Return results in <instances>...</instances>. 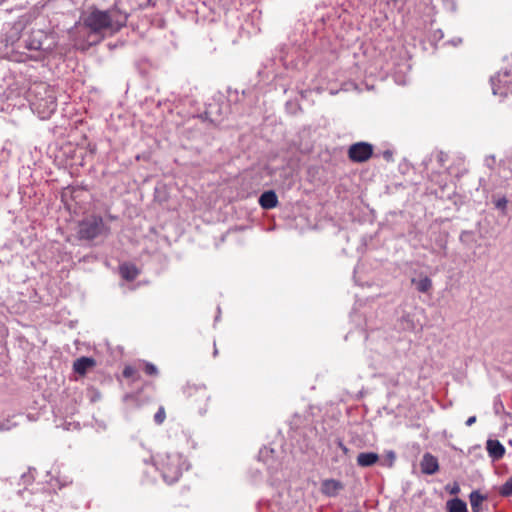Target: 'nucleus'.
Here are the masks:
<instances>
[{
    "mask_svg": "<svg viewBox=\"0 0 512 512\" xmlns=\"http://www.w3.org/2000/svg\"><path fill=\"white\" fill-rule=\"evenodd\" d=\"M127 23V15L120 13L117 9L99 10L93 9L84 19L83 24L93 34H101L110 30L112 33L119 32Z\"/></svg>",
    "mask_w": 512,
    "mask_h": 512,
    "instance_id": "obj_1",
    "label": "nucleus"
},
{
    "mask_svg": "<svg viewBox=\"0 0 512 512\" xmlns=\"http://www.w3.org/2000/svg\"><path fill=\"white\" fill-rule=\"evenodd\" d=\"M31 93L35 95V99L32 101L33 109L41 119L49 118L57 109L54 92L47 85L39 84Z\"/></svg>",
    "mask_w": 512,
    "mask_h": 512,
    "instance_id": "obj_2",
    "label": "nucleus"
},
{
    "mask_svg": "<svg viewBox=\"0 0 512 512\" xmlns=\"http://www.w3.org/2000/svg\"><path fill=\"white\" fill-rule=\"evenodd\" d=\"M110 227L101 216L91 215L79 223L78 236L82 240H93L99 236H108Z\"/></svg>",
    "mask_w": 512,
    "mask_h": 512,
    "instance_id": "obj_3",
    "label": "nucleus"
},
{
    "mask_svg": "<svg viewBox=\"0 0 512 512\" xmlns=\"http://www.w3.org/2000/svg\"><path fill=\"white\" fill-rule=\"evenodd\" d=\"M507 66L501 68L494 76L490 78L492 93L500 97L512 95V58H505Z\"/></svg>",
    "mask_w": 512,
    "mask_h": 512,
    "instance_id": "obj_4",
    "label": "nucleus"
},
{
    "mask_svg": "<svg viewBox=\"0 0 512 512\" xmlns=\"http://www.w3.org/2000/svg\"><path fill=\"white\" fill-rule=\"evenodd\" d=\"M183 394L190 401L199 414L204 415L208 409V401L211 396L207 388L203 384H195L188 382L183 387Z\"/></svg>",
    "mask_w": 512,
    "mask_h": 512,
    "instance_id": "obj_5",
    "label": "nucleus"
},
{
    "mask_svg": "<svg viewBox=\"0 0 512 512\" xmlns=\"http://www.w3.org/2000/svg\"><path fill=\"white\" fill-rule=\"evenodd\" d=\"M180 462L178 455H167L162 459L160 469L164 481L168 484H173L180 478L182 474Z\"/></svg>",
    "mask_w": 512,
    "mask_h": 512,
    "instance_id": "obj_6",
    "label": "nucleus"
},
{
    "mask_svg": "<svg viewBox=\"0 0 512 512\" xmlns=\"http://www.w3.org/2000/svg\"><path fill=\"white\" fill-rule=\"evenodd\" d=\"M373 146L367 142H357L352 144L348 150V157L352 162L362 163L371 158Z\"/></svg>",
    "mask_w": 512,
    "mask_h": 512,
    "instance_id": "obj_7",
    "label": "nucleus"
},
{
    "mask_svg": "<svg viewBox=\"0 0 512 512\" xmlns=\"http://www.w3.org/2000/svg\"><path fill=\"white\" fill-rule=\"evenodd\" d=\"M422 473L426 475H433L439 470L438 459L431 453H425L420 462Z\"/></svg>",
    "mask_w": 512,
    "mask_h": 512,
    "instance_id": "obj_8",
    "label": "nucleus"
},
{
    "mask_svg": "<svg viewBox=\"0 0 512 512\" xmlns=\"http://www.w3.org/2000/svg\"><path fill=\"white\" fill-rule=\"evenodd\" d=\"M343 489V484L335 479H326L321 484V491L329 497L336 496Z\"/></svg>",
    "mask_w": 512,
    "mask_h": 512,
    "instance_id": "obj_9",
    "label": "nucleus"
},
{
    "mask_svg": "<svg viewBox=\"0 0 512 512\" xmlns=\"http://www.w3.org/2000/svg\"><path fill=\"white\" fill-rule=\"evenodd\" d=\"M487 452L493 460L501 459L505 454V448L498 440L489 439L487 441Z\"/></svg>",
    "mask_w": 512,
    "mask_h": 512,
    "instance_id": "obj_10",
    "label": "nucleus"
},
{
    "mask_svg": "<svg viewBox=\"0 0 512 512\" xmlns=\"http://www.w3.org/2000/svg\"><path fill=\"white\" fill-rule=\"evenodd\" d=\"M259 204L263 209L275 208L278 204V198L273 190L265 191L259 198Z\"/></svg>",
    "mask_w": 512,
    "mask_h": 512,
    "instance_id": "obj_11",
    "label": "nucleus"
},
{
    "mask_svg": "<svg viewBox=\"0 0 512 512\" xmlns=\"http://www.w3.org/2000/svg\"><path fill=\"white\" fill-rule=\"evenodd\" d=\"M95 365V360L90 357H81L74 361L73 369L76 373L84 375L88 369Z\"/></svg>",
    "mask_w": 512,
    "mask_h": 512,
    "instance_id": "obj_12",
    "label": "nucleus"
},
{
    "mask_svg": "<svg viewBox=\"0 0 512 512\" xmlns=\"http://www.w3.org/2000/svg\"><path fill=\"white\" fill-rule=\"evenodd\" d=\"M379 461V455L375 452H362L357 456V464L360 467H370Z\"/></svg>",
    "mask_w": 512,
    "mask_h": 512,
    "instance_id": "obj_13",
    "label": "nucleus"
},
{
    "mask_svg": "<svg viewBox=\"0 0 512 512\" xmlns=\"http://www.w3.org/2000/svg\"><path fill=\"white\" fill-rule=\"evenodd\" d=\"M448 512H468L467 504L460 498H453L446 503Z\"/></svg>",
    "mask_w": 512,
    "mask_h": 512,
    "instance_id": "obj_14",
    "label": "nucleus"
},
{
    "mask_svg": "<svg viewBox=\"0 0 512 512\" xmlns=\"http://www.w3.org/2000/svg\"><path fill=\"white\" fill-rule=\"evenodd\" d=\"M487 499V496L482 495L479 491H472L469 495V500L473 512H480V505Z\"/></svg>",
    "mask_w": 512,
    "mask_h": 512,
    "instance_id": "obj_15",
    "label": "nucleus"
},
{
    "mask_svg": "<svg viewBox=\"0 0 512 512\" xmlns=\"http://www.w3.org/2000/svg\"><path fill=\"white\" fill-rule=\"evenodd\" d=\"M411 282L416 285V289L421 293H427L432 288V280L427 276L418 280L413 278Z\"/></svg>",
    "mask_w": 512,
    "mask_h": 512,
    "instance_id": "obj_16",
    "label": "nucleus"
},
{
    "mask_svg": "<svg viewBox=\"0 0 512 512\" xmlns=\"http://www.w3.org/2000/svg\"><path fill=\"white\" fill-rule=\"evenodd\" d=\"M120 272L122 277L129 281L134 280L138 275V271L134 266L123 265L120 267Z\"/></svg>",
    "mask_w": 512,
    "mask_h": 512,
    "instance_id": "obj_17",
    "label": "nucleus"
},
{
    "mask_svg": "<svg viewBox=\"0 0 512 512\" xmlns=\"http://www.w3.org/2000/svg\"><path fill=\"white\" fill-rule=\"evenodd\" d=\"M499 494L503 497L512 496V476L499 488Z\"/></svg>",
    "mask_w": 512,
    "mask_h": 512,
    "instance_id": "obj_18",
    "label": "nucleus"
},
{
    "mask_svg": "<svg viewBox=\"0 0 512 512\" xmlns=\"http://www.w3.org/2000/svg\"><path fill=\"white\" fill-rule=\"evenodd\" d=\"M402 329L404 330H413L414 329V322L411 319V316L409 314H405L400 319Z\"/></svg>",
    "mask_w": 512,
    "mask_h": 512,
    "instance_id": "obj_19",
    "label": "nucleus"
},
{
    "mask_svg": "<svg viewBox=\"0 0 512 512\" xmlns=\"http://www.w3.org/2000/svg\"><path fill=\"white\" fill-rule=\"evenodd\" d=\"M507 204H508V199L505 196L498 198L497 200L494 201L495 207L497 209L501 210L503 215H506V213H507Z\"/></svg>",
    "mask_w": 512,
    "mask_h": 512,
    "instance_id": "obj_20",
    "label": "nucleus"
},
{
    "mask_svg": "<svg viewBox=\"0 0 512 512\" xmlns=\"http://www.w3.org/2000/svg\"><path fill=\"white\" fill-rule=\"evenodd\" d=\"M123 376L125 378H132L133 380L138 378L137 370L132 366H126L123 370Z\"/></svg>",
    "mask_w": 512,
    "mask_h": 512,
    "instance_id": "obj_21",
    "label": "nucleus"
},
{
    "mask_svg": "<svg viewBox=\"0 0 512 512\" xmlns=\"http://www.w3.org/2000/svg\"><path fill=\"white\" fill-rule=\"evenodd\" d=\"M166 418V412L164 407L160 406L158 411L154 415V421L156 424L161 425Z\"/></svg>",
    "mask_w": 512,
    "mask_h": 512,
    "instance_id": "obj_22",
    "label": "nucleus"
},
{
    "mask_svg": "<svg viewBox=\"0 0 512 512\" xmlns=\"http://www.w3.org/2000/svg\"><path fill=\"white\" fill-rule=\"evenodd\" d=\"M144 370H145V373L148 375L156 376L158 374L157 367L152 363H146Z\"/></svg>",
    "mask_w": 512,
    "mask_h": 512,
    "instance_id": "obj_23",
    "label": "nucleus"
},
{
    "mask_svg": "<svg viewBox=\"0 0 512 512\" xmlns=\"http://www.w3.org/2000/svg\"><path fill=\"white\" fill-rule=\"evenodd\" d=\"M495 162H496V159H495L494 155L486 156V158H485V165L489 169H493V166H494Z\"/></svg>",
    "mask_w": 512,
    "mask_h": 512,
    "instance_id": "obj_24",
    "label": "nucleus"
},
{
    "mask_svg": "<svg viewBox=\"0 0 512 512\" xmlns=\"http://www.w3.org/2000/svg\"><path fill=\"white\" fill-rule=\"evenodd\" d=\"M446 489L452 495H457L460 492V486L457 483H454L451 488H449V486H447Z\"/></svg>",
    "mask_w": 512,
    "mask_h": 512,
    "instance_id": "obj_25",
    "label": "nucleus"
},
{
    "mask_svg": "<svg viewBox=\"0 0 512 512\" xmlns=\"http://www.w3.org/2000/svg\"><path fill=\"white\" fill-rule=\"evenodd\" d=\"M337 445H338V447L343 451V453H344L345 455H347V454H348L349 449H348V448L346 447V445L342 442V440L338 439V440H337Z\"/></svg>",
    "mask_w": 512,
    "mask_h": 512,
    "instance_id": "obj_26",
    "label": "nucleus"
},
{
    "mask_svg": "<svg viewBox=\"0 0 512 512\" xmlns=\"http://www.w3.org/2000/svg\"><path fill=\"white\" fill-rule=\"evenodd\" d=\"M476 422V416H471L466 420L467 426H472Z\"/></svg>",
    "mask_w": 512,
    "mask_h": 512,
    "instance_id": "obj_27",
    "label": "nucleus"
},
{
    "mask_svg": "<svg viewBox=\"0 0 512 512\" xmlns=\"http://www.w3.org/2000/svg\"><path fill=\"white\" fill-rule=\"evenodd\" d=\"M383 156H384V158H385L387 161H390V160H392V156H393V154H392V152H391V151L386 150V151L383 153Z\"/></svg>",
    "mask_w": 512,
    "mask_h": 512,
    "instance_id": "obj_28",
    "label": "nucleus"
},
{
    "mask_svg": "<svg viewBox=\"0 0 512 512\" xmlns=\"http://www.w3.org/2000/svg\"><path fill=\"white\" fill-rule=\"evenodd\" d=\"M444 157H445V154L443 152H440L438 155V161L442 163L444 161Z\"/></svg>",
    "mask_w": 512,
    "mask_h": 512,
    "instance_id": "obj_29",
    "label": "nucleus"
},
{
    "mask_svg": "<svg viewBox=\"0 0 512 512\" xmlns=\"http://www.w3.org/2000/svg\"><path fill=\"white\" fill-rule=\"evenodd\" d=\"M6 429H8V427H6L4 424L0 425V430H6Z\"/></svg>",
    "mask_w": 512,
    "mask_h": 512,
    "instance_id": "obj_30",
    "label": "nucleus"
}]
</instances>
